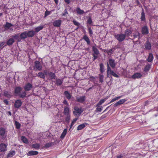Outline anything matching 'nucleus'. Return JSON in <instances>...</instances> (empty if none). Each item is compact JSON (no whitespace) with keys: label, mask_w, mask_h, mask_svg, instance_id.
<instances>
[{"label":"nucleus","mask_w":158,"mask_h":158,"mask_svg":"<svg viewBox=\"0 0 158 158\" xmlns=\"http://www.w3.org/2000/svg\"><path fill=\"white\" fill-rule=\"evenodd\" d=\"M35 32L33 30L27 31V37H32L35 35Z\"/></svg>","instance_id":"17"},{"label":"nucleus","mask_w":158,"mask_h":158,"mask_svg":"<svg viewBox=\"0 0 158 158\" xmlns=\"http://www.w3.org/2000/svg\"><path fill=\"white\" fill-rule=\"evenodd\" d=\"M38 154V152L36 151H31L28 152L27 155L28 156L37 155Z\"/></svg>","instance_id":"22"},{"label":"nucleus","mask_w":158,"mask_h":158,"mask_svg":"<svg viewBox=\"0 0 158 158\" xmlns=\"http://www.w3.org/2000/svg\"><path fill=\"white\" fill-rule=\"evenodd\" d=\"M42 69V66L39 61L36 60L34 62V65L33 66V69L34 70L41 71Z\"/></svg>","instance_id":"4"},{"label":"nucleus","mask_w":158,"mask_h":158,"mask_svg":"<svg viewBox=\"0 0 158 158\" xmlns=\"http://www.w3.org/2000/svg\"><path fill=\"white\" fill-rule=\"evenodd\" d=\"M4 103H5L6 105H8L9 104V102L7 100H4L3 101Z\"/></svg>","instance_id":"63"},{"label":"nucleus","mask_w":158,"mask_h":158,"mask_svg":"<svg viewBox=\"0 0 158 158\" xmlns=\"http://www.w3.org/2000/svg\"><path fill=\"white\" fill-rule=\"evenodd\" d=\"M5 44V42H0V50L2 49L4 47V45Z\"/></svg>","instance_id":"54"},{"label":"nucleus","mask_w":158,"mask_h":158,"mask_svg":"<svg viewBox=\"0 0 158 158\" xmlns=\"http://www.w3.org/2000/svg\"><path fill=\"white\" fill-rule=\"evenodd\" d=\"M63 103L64 104H65V105H66L67 106H69V103H68V102H67V101H66V100H64L63 101Z\"/></svg>","instance_id":"62"},{"label":"nucleus","mask_w":158,"mask_h":158,"mask_svg":"<svg viewBox=\"0 0 158 158\" xmlns=\"http://www.w3.org/2000/svg\"><path fill=\"white\" fill-rule=\"evenodd\" d=\"M110 74L111 75H110L111 76L112 75L115 77L117 78H118L119 77V76L115 73L113 71H111V72L110 73Z\"/></svg>","instance_id":"52"},{"label":"nucleus","mask_w":158,"mask_h":158,"mask_svg":"<svg viewBox=\"0 0 158 158\" xmlns=\"http://www.w3.org/2000/svg\"><path fill=\"white\" fill-rule=\"evenodd\" d=\"M22 102L21 100L19 99L16 100L14 104V106L15 108H18L21 106Z\"/></svg>","instance_id":"11"},{"label":"nucleus","mask_w":158,"mask_h":158,"mask_svg":"<svg viewBox=\"0 0 158 158\" xmlns=\"http://www.w3.org/2000/svg\"><path fill=\"white\" fill-rule=\"evenodd\" d=\"M108 62L109 66L112 69H114L115 67L117 64V63L115 62V60L112 58L109 59L108 60Z\"/></svg>","instance_id":"6"},{"label":"nucleus","mask_w":158,"mask_h":158,"mask_svg":"<svg viewBox=\"0 0 158 158\" xmlns=\"http://www.w3.org/2000/svg\"><path fill=\"white\" fill-rule=\"evenodd\" d=\"M100 71L101 73H103L105 71V67L102 63L99 64Z\"/></svg>","instance_id":"25"},{"label":"nucleus","mask_w":158,"mask_h":158,"mask_svg":"<svg viewBox=\"0 0 158 158\" xmlns=\"http://www.w3.org/2000/svg\"><path fill=\"white\" fill-rule=\"evenodd\" d=\"M64 94L65 95L66 98L68 100L70 99L72 97V95L69 93V92L67 91H65L64 92Z\"/></svg>","instance_id":"26"},{"label":"nucleus","mask_w":158,"mask_h":158,"mask_svg":"<svg viewBox=\"0 0 158 158\" xmlns=\"http://www.w3.org/2000/svg\"><path fill=\"white\" fill-rule=\"evenodd\" d=\"M151 66V65L149 64H148V65H146L144 69V71L145 72L148 71L150 69Z\"/></svg>","instance_id":"46"},{"label":"nucleus","mask_w":158,"mask_h":158,"mask_svg":"<svg viewBox=\"0 0 158 158\" xmlns=\"http://www.w3.org/2000/svg\"><path fill=\"white\" fill-rule=\"evenodd\" d=\"M78 120V118H75L73 119V120L71 124L70 125V129L72 127H73V126L74 125V123H75V122H76V121Z\"/></svg>","instance_id":"49"},{"label":"nucleus","mask_w":158,"mask_h":158,"mask_svg":"<svg viewBox=\"0 0 158 158\" xmlns=\"http://www.w3.org/2000/svg\"><path fill=\"white\" fill-rule=\"evenodd\" d=\"M109 96H107L106 98H105L104 99H101L99 102L98 103L97 105H98V106L99 105L100 106V105L102 104L106 100L108 99L109 98Z\"/></svg>","instance_id":"33"},{"label":"nucleus","mask_w":158,"mask_h":158,"mask_svg":"<svg viewBox=\"0 0 158 158\" xmlns=\"http://www.w3.org/2000/svg\"><path fill=\"white\" fill-rule=\"evenodd\" d=\"M63 81V79H57L56 80V84L57 86L61 85Z\"/></svg>","instance_id":"24"},{"label":"nucleus","mask_w":158,"mask_h":158,"mask_svg":"<svg viewBox=\"0 0 158 158\" xmlns=\"http://www.w3.org/2000/svg\"><path fill=\"white\" fill-rule=\"evenodd\" d=\"M93 61H94L97 58L98 56H97L95 55L94 54H93Z\"/></svg>","instance_id":"61"},{"label":"nucleus","mask_w":158,"mask_h":158,"mask_svg":"<svg viewBox=\"0 0 158 158\" xmlns=\"http://www.w3.org/2000/svg\"><path fill=\"white\" fill-rule=\"evenodd\" d=\"M61 23L62 22L60 20H56L53 22V25L55 27H59L61 26Z\"/></svg>","instance_id":"10"},{"label":"nucleus","mask_w":158,"mask_h":158,"mask_svg":"<svg viewBox=\"0 0 158 158\" xmlns=\"http://www.w3.org/2000/svg\"><path fill=\"white\" fill-rule=\"evenodd\" d=\"M52 11H49L47 10L45 12L44 17H46L48 15H50L51 14Z\"/></svg>","instance_id":"51"},{"label":"nucleus","mask_w":158,"mask_h":158,"mask_svg":"<svg viewBox=\"0 0 158 158\" xmlns=\"http://www.w3.org/2000/svg\"><path fill=\"white\" fill-rule=\"evenodd\" d=\"M114 50L113 48L110 49L109 50H105L104 52L108 54V55L111 56V55L113 53Z\"/></svg>","instance_id":"35"},{"label":"nucleus","mask_w":158,"mask_h":158,"mask_svg":"<svg viewBox=\"0 0 158 158\" xmlns=\"http://www.w3.org/2000/svg\"><path fill=\"white\" fill-rule=\"evenodd\" d=\"M7 131L6 129L4 127H0V135L2 138H4L6 137Z\"/></svg>","instance_id":"5"},{"label":"nucleus","mask_w":158,"mask_h":158,"mask_svg":"<svg viewBox=\"0 0 158 158\" xmlns=\"http://www.w3.org/2000/svg\"><path fill=\"white\" fill-rule=\"evenodd\" d=\"M92 50L94 52V54L98 55L99 54V52L98 49L96 48L95 46L92 47Z\"/></svg>","instance_id":"31"},{"label":"nucleus","mask_w":158,"mask_h":158,"mask_svg":"<svg viewBox=\"0 0 158 158\" xmlns=\"http://www.w3.org/2000/svg\"><path fill=\"white\" fill-rule=\"evenodd\" d=\"M76 99L77 102L82 103L85 101V96H78Z\"/></svg>","instance_id":"14"},{"label":"nucleus","mask_w":158,"mask_h":158,"mask_svg":"<svg viewBox=\"0 0 158 158\" xmlns=\"http://www.w3.org/2000/svg\"><path fill=\"white\" fill-rule=\"evenodd\" d=\"M153 59V54L152 53L149 54L148 58L147 59V60L149 62H151L152 61Z\"/></svg>","instance_id":"36"},{"label":"nucleus","mask_w":158,"mask_h":158,"mask_svg":"<svg viewBox=\"0 0 158 158\" xmlns=\"http://www.w3.org/2000/svg\"><path fill=\"white\" fill-rule=\"evenodd\" d=\"M73 24L76 25V26H79L80 25V23H79L78 22H77L76 20H73Z\"/></svg>","instance_id":"58"},{"label":"nucleus","mask_w":158,"mask_h":158,"mask_svg":"<svg viewBox=\"0 0 158 158\" xmlns=\"http://www.w3.org/2000/svg\"><path fill=\"white\" fill-rule=\"evenodd\" d=\"M99 81L101 83H102L103 82L104 76L101 74L99 75Z\"/></svg>","instance_id":"48"},{"label":"nucleus","mask_w":158,"mask_h":158,"mask_svg":"<svg viewBox=\"0 0 158 158\" xmlns=\"http://www.w3.org/2000/svg\"><path fill=\"white\" fill-rule=\"evenodd\" d=\"M4 95L7 98H10L11 96V94L10 92L5 90L4 92Z\"/></svg>","instance_id":"27"},{"label":"nucleus","mask_w":158,"mask_h":158,"mask_svg":"<svg viewBox=\"0 0 158 158\" xmlns=\"http://www.w3.org/2000/svg\"><path fill=\"white\" fill-rule=\"evenodd\" d=\"M144 49L147 50H150L151 49L152 45L151 43L148 40H147L144 44Z\"/></svg>","instance_id":"9"},{"label":"nucleus","mask_w":158,"mask_h":158,"mask_svg":"<svg viewBox=\"0 0 158 158\" xmlns=\"http://www.w3.org/2000/svg\"><path fill=\"white\" fill-rule=\"evenodd\" d=\"M31 147L32 148L36 149H38L40 148V145L39 143H36L32 144Z\"/></svg>","instance_id":"38"},{"label":"nucleus","mask_w":158,"mask_h":158,"mask_svg":"<svg viewBox=\"0 0 158 158\" xmlns=\"http://www.w3.org/2000/svg\"><path fill=\"white\" fill-rule=\"evenodd\" d=\"M15 125L16 126V128L19 129L20 128L21 125L19 122L15 121Z\"/></svg>","instance_id":"50"},{"label":"nucleus","mask_w":158,"mask_h":158,"mask_svg":"<svg viewBox=\"0 0 158 158\" xmlns=\"http://www.w3.org/2000/svg\"><path fill=\"white\" fill-rule=\"evenodd\" d=\"M48 75L51 79H55L56 76L54 73H53L52 72H50L48 73Z\"/></svg>","instance_id":"29"},{"label":"nucleus","mask_w":158,"mask_h":158,"mask_svg":"<svg viewBox=\"0 0 158 158\" xmlns=\"http://www.w3.org/2000/svg\"><path fill=\"white\" fill-rule=\"evenodd\" d=\"M88 32L90 36H91L93 34V32L92 30L90 27L88 28Z\"/></svg>","instance_id":"55"},{"label":"nucleus","mask_w":158,"mask_h":158,"mask_svg":"<svg viewBox=\"0 0 158 158\" xmlns=\"http://www.w3.org/2000/svg\"><path fill=\"white\" fill-rule=\"evenodd\" d=\"M115 39L117 40L119 42L123 41L126 38V35L123 34H116L114 35Z\"/></svg>","instance_id":"3"},{"label":"nucleus","mask_w":158,"mask_h":158,"mask_svg":"<svg viewBox=\"0 0 158 158\" xmlns=\"http://www.w3.org/2000/svg\"><path fill=\"white\" fill-rule=\"evenodd\" d=\"M140 34L139 32H138L137 34H135L133 36L135 38L138 37V39H139L140 38Z\"/></svg>","instance_id":"57"},{"label":"nucleus","mask_w":158,"mask_h":158,"mask_svg":"<svg viewBox=\"0 0 158 158\" xmlns=\"http://www.w3.org/2000/svg\"><path fill=\"white\" fill-rule=\"evenodd\" d=\"M76 11L77 14L79 15H82L85 13L83 10H81L79 7L77 8Z\"/></svg>","instance_id":"32"},{"label":"nucleus","mask_w":158,"mask_h":158,"mask_svg":"<svg viewBox=\"0 0 158 158\" xmlns=\"http://www.w3.org/2000/svg\"><path fill=\"white\" fill-rule=\"evenodd\" d=\"M13 26V25L11 23L6 22V24L4 25V27L6 29H8Z\"/></svg>","instance_id":"34"},{"label":"nucleus","mask_w":158,"mask_h":158,"mask_svg":"<svg viewBox=\"0 0 158 158\" xmlns=\"http://www.w3.org/2000/svg\"><path fill=\"white\" fill-rule=\"evenodd\" d=\"M74 110L73 111V113L75 116H79L83 111L81 107L79 108L77 106H75L74 108Z\"/></svg>","instance_id":"2"},{"label":"nucleus","mask_w":158,"mask_h":158,"mask_svg":"<svg viewBox=\"0 0 158 158\" xmlns=\"http://www.w3.org/2000/svg\"><path fill=\"white\" fill-rule=\"evenodd\" d=\"M132 32L129 29H127L125 31V35L126 36H128L131 34Z\"/></svg>","instance_id":"39"},{"label":"nucleus","mask_w":158,"mask_h":158,"mask_svg":"<svg viewBox=\"0 0 158 158\" xmlns=\"http://www.w3.org/2000/svg\"><path fill=\"white\" fill-rule=\"evenodd\" d=\"M92 21L91 18L89 17L87 20V23L90 25L92 23Z\"/></svg>","instance_id":"56"},{"label":"nucleus","mask_w":158,"mask_h":158,"mask_svg":"<svg viewBox=\"0 0 158 158\" xmlns=\"http://www.w3.org/2000/svg\"><path fill=\"white\" fill-rule=\"evenodd\" d=\"M27 31H25L21 33L20 35V40L24 39L27 38Z\"/></svg>","instance_id":"18"},{"label":"nucleus","mask_w":158,"mask_h":158,"mask_svg":"<svg viewBox=\"0 0 158 158\" xmlns=\"http://www.w3.org/2000/svg\"><path fill=\"white\" fill-rule=\"evenodd\" d=\"M21 139L23 143L26 144L28 143L27 139L25 136H22L21 138Z\"/></svg>","instance_id":"44"},{"label":"nucleus","mask_w":158,"mask_h":158,"mask_svg":"<svg viewBox=\"0 0 158 158\" xmlns=\"http://www.w3.org/2000/svg\"><path fill=\"white\" fill-rule=\"evenodd\" d=\"M13 38L17 40L18 41H19L20 39V35L19 34H16L13 36Z\"/></svg>","instance_id":"45"},{"label":"nucleus","mask_w":158,"mask_h":158,"mask_svg":"<svg viewBox=\"0 0 158 158\" xmlns=\"http://www.w3.org/2000/svg\"><path fill=\"white\" fill-rule=\"evenodd\" d=\"M66 116L65 121L68 123H69L70 119V114L65 115Z\"/></svg>","instance_id":"40"},{"label":"nucleus","mask_w":158,"mask_h":158,"mask_svg":"<svg viewBox=\"0 0 158 158\" xmlns=\"http://www.w3.org/2000/svg\"><path fill=\"white\" fill-rule=\"evenodd\" d=\"M107 65V77H111L112 78V77L111 75L110 76V77L109 76V75L110 74V73L111 72V71H112L113 70H111V69L110 68V66H109V65L108 64V62H107L106 63Z\"/></svg>","instance_id":"15"},{"label":"nucleus","mask_w":158,"mask_h":158,"mask_svg":"<svg viewBox=\"0 0 158 158\" xmlns=\"http://www.w3.org/2000/svg\"><path fill=\"white\" fill-rule=\"evenodd\" d=\"M87 124V123H86L80 124L77 127V130L78 131L84 128Z\"/></svg>","instance_id":"19"},{"label":"nucleus","mask_w":158,"mask_h":158,"mask_svg":"<svg viewBox=\"0 0 158 158\" xmlns=\"http://www.w3.org/2000/svg\"><path fill=\"white\" fill-rule=\"evenodd\" d=\"M7 150V145L4 143L0 144V152H4Z\"/></svg>","instance_id":"7"},{"label":"nucleus","mask_w":158,"mask_h":158,"mask_svg":"<svg viewBox=\"0 0 158 158\" xmlns=\"http://www.w3.org/2000/svg\"><path fill=\"white\" fill-rule=\"evenodd\" d=\"M106 117V114H104L101 117V119H103V118H105Z\"/></svg>","instance_id":"64"},{"label":"nucleus","mask_w":158,"mask_h":158,"mask_svg":"<svg viewBox=\"0 0 158 158\" xmlns=\"http://www.w3.org/2000/svg\"><path fill=\"white\" fill-rule=\"evenodd\" d=\"M67 132V129H64L63 131V132L62 133L61 136L60 138L63 139L64 137L65 136Z\"/></svg>","instance_id":"42"},{"label":"nucleus","mask_w":158,"mask_h":158,"mask_svg":"<svg viewBox=\"0 0 158 158\" xmlns=\"http://www.w3.org/2000/svg\"><path fill=\"white\" fill-rule=\"evenodd\" d=\"M44 27V26L43 25H40L38 27L34 28V31L35 33H37L40 31L42 30Z\"/></svg>","instance_id":"16"},{"label":"nucleus","mask_w":158,"mask_h":158,"mask_svg":"<svg viewBox=\"0 0 158 158\" xmlns=\"http://www.w3.org/2000/svg\"><path fill=\"white\" fill-rule=\"evenodd\" d=\"M15 154V151H10L8 154V156L12 157Z\"/></svg>","instance_id":"43"},{"label":"nucleus","mask_w":158,"mask_h":158,"mask_svg":"<svg viewBox=\"0 0 158 158\" xmlns=\"http://www.w3.org/2000/svg\"><path fill=\"white\" fill-rule=\"evenodd\" d=\"M126 101L127 99H126L120 100L114 104V107H117L119 105L124 103Z\"/></svg>","instance_id":"12"},{"label":"nucleus","mask_w":158,"mask_h":158,"mask_svg":"<svg viewBox=\"0 0 158 158\" xmlns=\"http://www.w3.org/2000/svg\"><path fill=\"white\" fill-rule=\"evenodd\" d=\"M32 87V85L30 83H28L24 87V89L26 91H28L31 90Z\"/></svg>","instance_id":"13"},{"label":"nucleus","mask_w":158,"mask_h":158,"mask_svg":"<svg viewBox=\"0 0 158 158\" xmlns=\"http://www.w3.org/2000/svg\"><path fill=\"white\" fill-rule=\"evenodd\" d=\"M22 89L20 86L16 87L15 88V93L16 95L18 96L21 98H23L26 97V92L23 91L22 93Z\"/></svg>","instance_id":"1"},{"label":"nucleus","mask_w":158,"mask_h":158,"mask_svg":"<svg viewBox=\"0 0 158 158\" xmlns=\"http://www.w3.org/2000/svg\"><path fill=\"white\" fill-rule=\"evenodd\" d=\"M96 106L97 107L95 111L96 112H100L102 110L103 107L102 106H100L99 105L98 106L96 105Z\"/></svg>","instance_id":"37"},{"label":"nucleus","mask_w":158,"mask_h":158,"mask_svg":"<svg viewBox=\"0 0 158 158\" xmlns=\"http://www.w3.org/2000/svg\"><path fill=\"white\" fill-rule=\"evenodd\" d=\"M124 156L123 154L118 155L116 158H123Z\"/></svg>","instance_id":"59"},{"label":"nucleus","mask_w":158,"mask_h":158,"mask_svg":"<svg viewBox=\"0 0 158 158\" xmlns=\"http://www.w3.org/2000/svg\"><path fill=\"white\" fill-rule=\"evenodd\" d=\"M15 42L13 38L9 39L6 42V44L8 46H10L12 45Z\"/></svg>","instance_id":"21"},{"label":"nucleus","mask_w":158,"mask_h":158,"mask_svg":"<svg viewBox=\"0 0 158 158\" xmlns=\"http://www.w3.org/2000/svg\"><path fill=\"white\" fill-rule=\"evenodd\" d=\"M64 115L70 114L69 108L67 106H66L64 108Z\"/></svg>","instance_id":"30"},{"label":"nucleus","mask_w":158,"mask_h":158,"mask_svg":"<svg viewBox=\"0 0 158 158\" xmlns=\"http://www.w3.org/2000/svg\"><path fill=\"white\" fill-rule=\"evenodd\" d=\"M142 74L140 73H134L132 76V78L133 79L139 78L141 77Z\"/></svg>","instance_id":"20"},{"label":"nucleus","mask_w":158,"mask_h":158,"mask_svg":"<svg viewBox=\"0 0 158 158\" xmlns=\"http://www.w3.org/2000/svg\"><path fill=\"white\" fill-rule=\"evenodd\" d=\"M122 96H119L115 98H114L109 103H112V102L115 101L116 100H118L120 98H122Z\"/></svg>","instance_id":"47"},{"label":"nucleus","mask_w":158,"mask_h":158,"mask_svg":"<svg viewBox=\"0 0 158 158\" xmlns=\"http://www.w3.org/2000/svg\"><path fill=\"white\" fill-rule=\"evenodd\" d=\"M68 14L67 10L65 9L64 10V13L62 14V16H65L66 15Z\"/></svg>","instance_id":"60"},{"label":"nucleus","mask_w":158,"mask_h":158,"mask_svg":"<svg viewBox=\"0 0 158 158\" xmlns=\"http://www.w3.org/2000/svg\"><path fill=\"white\" fill-rule=\"evenodd\" d=\"M37 76L40 78L44 79L45 76L44 73L42 72H39L38 73Z\"/></svg>","instance_id":"41"},{"label":"nucleus","mask_w":158,"mask_h":158,"mask_svg":"<svg viewBox=\"0 0 158 158\" xmlns=\"http://www.w3.org/2000/svg\"><path fill=\"white\" fill-rule=\"evenodd\" d=\"M52 142L48 143L45 144L44 147L46 148H48L52 145Z\"/></svg>","instance_id":"53"},{"label":"nucleus","mask_w":158,"mask_h":158,"mask_svg":"<svg viewBox=\"0 0 158 158\" xmlns=\"http://www.w3.org/2000/svg\"><path fill=\"white\" fill-rule=\"evenodd\" d=\"M82 39L86 42L87 45H89L90 44V40L86 35H84L82 38Z\"/></svg>","instance_id":"23"},{"label":"nucleus","mask_w":158,"mask_h":158,"mask_svg":"<svg viewBox=\"0 0 158 158\" xmlns=\"http://www.w3.org/2000/svg\"><path fill=\"white\" fill-rule=\"evenodd\" d=\"M141 32L143 35H147L149 33L148 28L147 26H145L142 28Z\"/></svg>","instance_id":"8"},{"label":"nucleus","mask_w":158,"mask_h":158,"mask_svg":"<svg viewBox=\"0 0 158 158\" xmlns=\"http://www.w3.org/2000/svg\"><path fill=\"white\" fill-rule=\"evenodd\" d=\"M141 17L140 19L142 21H145V14L144 13V10L143 9L142 10V12L141 13Z\"/></svg>","instance_id":"28"}]
</instances>
